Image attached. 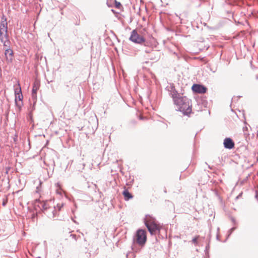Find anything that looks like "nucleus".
Listing matches in <instances>:
<instances>
[{
	"instance_id": "1a4fd4ad",
	"label": "nucleus",
	"mask_w": 258,
	"mask_h": 258,
	"mask_svg": "<svg viewBox=\"0 0 258 258\" xmlns=\"http://www.w3.org/2000/svg\"><path fill=\"white\" fill-rule=\"evenodd\" d=\"M17 99H19L20 101H22L23 99V95L22 93H16L15 96V104L17 106V110L19 112H20L21 110V106L22 105V102L19 103L17 102Z\"/></svg>"
},
{
	"instance_id": "39448f33",
	"label": "nucleus",
	"mask_w": 258,
	"mask_h": 258,
	"mask_svg": "<svg viewBox=\"0 0 258 258\" xmlns=\"http://www.w3.org/2000/svg\"><path fill=\"white\" fill-rule=\"evenodd\" d=\"M192 90L194 92L203 94L207 92V88L203 85L195 84L192 86Z\"/></svg>"
},
{
	"instance_id": "6ab92c4d",
	"label": "nucleus",
	"mask_w": 258,
	"mask_h": 258,
	"mask_svg": "<svg viewBox=\"0 0 258 258\" xmlns=\"http://www.w3.org/2000/svg\"><path fill=\"white\" fill-rule=\"evenodd\" d=\"M199 237V235L195 237L192 239V243H194L195 244H197V243H198V239Z\"/></svg>"
},
{
	"instance_id": "f8f14e48",
	"label": "nucleus",
	"mask_w": 258,
	"mask_h": 258,
	"mask_svg": "<svg viewBox=\"0 0 258 258\" xmlns=\"http://www.w3.org/2000/svg\"><path fill=\"white\" fill-rule=\"evenodd\" d=\"M38 90V88L36 87L35 83H34V86L33 87V89L32 90V98H36V92Z\"/></svg>"
},
{
	"instance_id": "412c9836",
	"label": "nucleus",
	"mask_w": 258,
	"mask_h": 258,
	"mask_svg": "<svg viewBox=\"0 0 258 258\" xmlns=\"http://www.w3.org/2000/svg\"><path fill=\"white\" fill-rule=\"evenodd\" d=\"M8 203V199L7 198L3 199L2 205L6 206Z\"/></svg>"
},
{
	"instance_id": "6e6552de",
	"label": "nucleus",
	"mask_w": 258,
	"mask_h": 258,
	"mask_svg": "<svg viewBox=\"0 0 258 258\" xmlns=\"http://www.w3.org/2000/svg\"><path fill=\"white\" fill-rule=\"evenodd\" d=\"M223 144L226 149H231L234 147V143L230 138H225L224 140Z\"/></svg>"
},
{
	"instance_id": "ddd939ff",
	"label": "nucleus",
	"mask_w": 258,
	"mask_h": 258,
	"mask_svg": "<svg viewBox=\"0 0 258 258\" xmlns=\"http://www.w3.org/2000/svg\"><path fill=\"white\" fill-rule=\"evenodd\" d=\"M40 206L43 210H46L49 208V205L46 202H43L41 203Z\"/></svg>"
},
{
	"instance_id": "b1692460",
	"label": "nucleus",
	"mask_w": 258,
	"mask_h": 258,
	"mask_svg": "<svg viewBox=\"0 0 258 258\" xmlns=\"http://www.w3.org/2000/svg\"><path fill=\"white\" fill-rule=\"evenodd\" d=\"M244 132H245V130H247V127L246 126L243 127V128Z\"/></svg>"
},
{
	"instance_id": "9d476101",
	"label": "nucleus",
	"mask_w": 258,
	"mask_h": 258,
	"mask_svg": "<svg viewBox=\"0 0 258 258\" xmlns=\"http://www.w3.org/2000/svg\"><path fill=\"white\" fill-rule=\"evenodd\" d=\"M63 206V204H57L56 207H54V210L52 212L53 217H55L58 215L57 212L61 210V208Z\"/></svg>"
},
{
	"instance_id": "423d86ee",
	"label": "nucleus",
	"mask_w": 258,
	"mask_h": 258,
	"mask_svg": "<svg viewBox=\"0 0 258 258\" xmlns=\"http://www.w3.org/2000/svg\"><path fill=\"white\" fill-rule=\"evenodd\" d=\"M5 48V55L8 62L12 61L13 57V51L10 48V44L8 46H4Z\"/></svg>"
},
{
	"instance_id": "4be33fe9",
	"label": "nucleus",
	"mask_w": 258,
	"mask_h": 258,
	"mask_svg": "<svg viewBox=\"0 0 258 258\" xmlns=\"http://www.w3.org/2000/svg\"><path fill=\"white\" fill-rule=\"evenodd\" d=\"M255 198L258 200V191H255Z\"/></svg>"
},
{
	"instance_id": "5701e85b",
	"label": "nucleus",
	"mask_w": 258,
	"mask_h": 258,
	"mask_svg": "<svg viewBox=\"0 0 258 258\" xmlns=\"http://www.w3.org/2000/svg\"><path fill=\"white\" fill-rule=\"evenodd\" d=\"M235 229V227H233V228H231V229L229 230V231H230V233H231L232 232V231H233V230H234V229Z\"/></svg>"
},
{
	"instance_id": "c85d7f7f",
	"label": "nucleus",
	"mask_w": 258,
	"mask_h": 258,
	"mask_svg": "<svg viewBox=\"0 0 258 258\" xmlns=\"http://www.w3.org/2000/svg\"><path fill=\"white\" fill-rule=\"evenodd\" d=\"M126 257L128 258V254L126 255Z\"/></svg>"
},
{
	"instance_id": "393cba45",
	"label": "nucleus",
	"mask_w": 258,
	"mask_h": 258,
	"mask_svg": "<svg viewBox=\"0 0 258 258\" xmlns=\"http://www.w3.org/2000/svg\"><path fill=\"white\" fill-rule=\"evenodd\" d=\"M79 24H80V21H79V22H77V23H76V25H79Z\"/></svg>"
},
{
	"instance_id": "f03ea898",
	"label": "nucleus",
	"mask_w": 258,
	"mask_h": 258,
	"mask_svg": "<svg viewBox=\"0 0 258 258\" xmlns=\"http://www.w3.org/2000/svg\"><path fill=\"white\" fill-rule=\"evenodd\" d=\"M144 222L151 235L159 234L162 226L158 223L155 218L150 215H147L144 218Z\"/></svg>"
},
{
	"instance_id": "cd10ccee",
	"label": "nucleus",
	"mask_w": 258,
	"mask_h": 258,
	"mask_svg": "<svg viewBox=\"0 0 258 258\" xmlns=\"http://www.w3.org/2000/svg\"><path fill=\"white\" fill-rule=\"evenodd\" d=\"M30 117H32V115H31H31H30Z\"/></svg>"
},
{
	"instance_id": "f3484780",
	"label": "nucleus",
	"mask_w": 258,
	"mask_h": 258,
	"mask_svg": "<svg viewBox=\"0 0 258 258\" xmlns=\"http://www.w3.org/2000/svg\"><path fill=\"white\" fill-rule=\"evenodd\" d=\"M0 28H8V23H5L4 22H1Z\"/></svg>"
},
{
	"instance_id": "dca6fc26",
	"label": "nucleus",
	"mask_w": 258,
	"mask_h": 258,
	"mask_svg": "<svg viewBox=\"0 0 258 258\" xmlns=\"http://www.w3.org/2000/svg\"><path fill=\"white\" fill-rule=\"evenodd\" d=\"M0 33H4L6 35V34H8V28H0Z\"/></svg>"
},
{
	"instance_id": "7ed1b4c3",
	"label": "nucleus",
	"mask_w": 258,
	"mask_h": 258,
	"mask_svg": "<svg viewBox=\"0 0 258 258\" xmlns=\"http://www.w3.org/2000/svg\"><path fill=\"white\" fill-rule=\"evenodd\" d=\"M178 110L182 112L183 115L188 116L192 112V105L191 100L186 96H182L174 103Z\"/></svg>"
},
{
	"instance_id": "bb28decb",
	"label": "nucleus",
	"mask_w": 258,
	"mask_h": 258,
	"mask_svg": "<svg viewBox=\"0 0 258 258\" xmlns=\"http://www.w3.org/2000/svg\"><path fill=\"white\" fill-rule=\"evenodd\" d=\"M143 30L146 31V30L145 29H144Z\"/></svg>"
},
{
	"instance_id": "a878e982",
	"label": "nucleus",
	"mask_w": 258,
	"mask_h": 258,
	"mask_svg": "<svg viewBox=\"0 0 258 258\" xmlns=\"http://www.w3.org/2000/svg\"><path fill=\"white\" fill-rule=\"evenodd\" d=\"M151 59H158V57H155V58H151Z\"/></svg>"
},
{
	"instance_id": "20e7f679",
	"label": "nucleus",
	"mask_w": 258,
	"mask_h": 258,
	"mask_svg": "<svg viewBox=\"0 0 258 258\" xmlns=\"http://www.w3.org/2000/svg\"><path fill=\"white\" fill-rule=\"evenodd\" d=\"M147 232L145 230L138 229L136 233L135 240L140 246H144L147 241Z\"/></svg>"
},
{
	"instance_id": "4468645a",
	"label": "nucleus",
	"mask_w": 258,
	"mask_h": 258,
	"mask_svg": "<svg viewBox=\"0 0 258 258\" xmlns=\"http://www.w3.org/2000/svg\"><path fill=\"white\" fill-rule=\"evenodd\" d=\"M16 93H22L21 89V87H20L19 84L18 85V87L17 88H15V95H16Z\"/></svg>"
},
{
	"instance_id": "2eb2a0df",
	"label": "nucleus",
	"mask_w": 258,
	"mask_h": 258,
	"mask_svg": "<svg viewBox=\"0 0 258 258\" xmlns=\"http://www.w3.org/2000/svg\"><path fill=\"white\" fill-rule=\"evenodd\" d=\"M70 238L74 239L75 241H76L78 239V237L76 234H71L69 236Z\"/></svg>"
},
{
	"instance_id": "f257e3e1",
	"label": "nucleus",
	"mask_w": 258,
	"mask_h": 258,
	"mask_svg": "<svg viewBox=\"0 0 258 258\" xmlns=\"http://www.w3.org/2000/svg\"><path fill=\"white\" fill-rule=\"evenodd\" d=\"M129 40L133 42L141 45L142 50L146 53H151L154 55L156 51H153L152 45L151 42L146 39L145 38V34L142 30L138 31L137 30H133L131 32V36Z\"/></svg>"
},
{
	"instance_id": "9b49d317",
	"label": "nucleus",
	"mask_w": 258,
	"mask_h": 258,
	"mask_svg": "<svg viewBox=\"0 0 258 258\" xmlns=\"http://www.w3.org/2000/svg\"><path fill=\"white\" fill-rule=\"evenodd\" d=\"M123 195L124 196V198L125 200H128L130 199L133 198L131 194L129 192V191L127 189H125L123 190L122 192Z\"/></svg>"
},
{
	"instance_id": "aec40b11",
	"label": "nucleus",
	"mask_w": 258,
	"mask_h": 258,
	"mask_svg": "<svg viewBox=\"0 0 258 258\" xmlns=\"http://www.w3.org/2000/svg\"><path fill=\"white\" fill-rule=\"evenodd\" d=\"M3 22L5 23H7V18L4 15H3L2 17V20H1V22Z\"/></svg>"
},
{
	"instance_id": "a211bd4d",
	"label": "nucleus",
	"mask_w": 258,
	"mask_h": 258,
	"mask_svg": "<svg viewBox=\"0 0 258 258\" xmlns=\"http://www.w3.org/2000/svg\"><path fill=\"white\" fill-rule=\"evenodd\" d=\"M115 7L117 9H120L121 7V5L119 2L115 1Z\"/></svg>"
},
{
	"instance_id": "0eeeda50",
	"label": "nucleus",
	"mask_w": 258,
	"mask_h": 258,
	"mask_svg": "<svg viewBox=\"0 0 258 258\" xmlns=\"http://www.w3.org/2000/svg\"><path fill=\"white\" fill-rule=\"evenodd\" d=\"M170 94L171 95L174 103L175 102V100H178L182 96L178 93L173 84L170 86Z\"/></svg>"
}]
</instances>
